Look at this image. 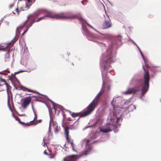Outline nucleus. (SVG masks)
Masks as SVG:
<instances>
[{
    "mask_svg": "<svg viewBox=\"0 0 161 161\" xmlns=\"http://www.w3.org/2000/svg\"><path fill=\"white\" fill-rule=\"evenodd\" d=\"M71 145V146L72 147V149L73 150L75 151V150L74 148V143H73V141H71V142H70V143Z\"/></svg>",
    "mask_w": 161,
    "mask_h": 161,
    "instance_id": "5701e85b",
    "label": "nucleus"
},
{
    "mask_svg": "<svg viewBox=\"0 0 161 161\" xmlns=\"http://www.w3.org/2000/svg\"><path fill=\"white\" fill-rule=\"evenodd\" d=\"M139 50L140 52V53H141V54L142 55V57H143V59H144V61H145V65H146V67L147 68H149V67L148 65L147 64V63H146V61L145 60V58H144V56H143V54H142V52H141V50H140V49L139 48Z\"/></svg>",
    "mask_w": 161,
    "mask_h": 161,
    "instance_id": "f3484780",
    "label": "nucleus"
},
{
    "mask_svg": "<svg viewBox=\"0 0 161 161\" xmlns=\"http://www.w3.org/2000/svg\"><path fill=\"white\" fill-rule=\"evenodd\" d=\"M109 20H105L103 22L102 25V28L103 29H106L111 27L112 26V23L108 16L107 15Z\"/></svg>",
    "mask_w": 161,
    "mask_h": 161,
    "instance_id": "423d86ee",
    "label": "nucleus"
},
{
    "mask_svg": "<svg viewBox=\"0 0 161 161\" xmlns=\"http://www.w3.org/2000/svg\"><path fill=\"white\" fill-rule=\"evenodd\" d=\"M46 17L52 19L55 18L60 19L78 18L82 23H83L85 22V21L82 17H78L77 15L72 14L69 15L64 13L56 14L53 12H47L45 15L39 18L36 20V22H39Z\"/></svg>",
    "mask_w": 161,
    "mask_h": 161,
    "instance_id": "f03ea898",
    "label": "nucleus"
},
{
    "mask_svg": "<svg viewBox=\"0 0 161 161\" xmlns=\"http://www.w3.org/2000/svg\"><path fill=\"white\" fill-rule=\"evenodd\" d=\"M19 123L22 124V125H24V122H21L20 121V122H19Z\"/></svg>",
    "mask_w": 161,
    "mask_h": 161,
    "instance_id": "f704fd0d",
    "label": "nucleus"
},
{
    "mask_svg": "<svg viewBox=\"0 0 161 161\" xmlns=\"http://www.w3.org/2000/svg\"><path fill=\"white\" fill-rule=\"evenodd\" d=\"M26 95H31V94H27Z\"/></svg>",
    "mask_w": 161,
    "mask_h": 161,
    "instance_id": "c03bdc74",
    "label": "nucleus"
},
{
    "mask_svg": "<svg viewBox=\"0 0 161 161\" xmlns=\"http://www.w3.org/2000/svg\"><path fill=\"white\" fill-rule=\"evenodd\" d=\"M7 72L8 73H10V71H9V70H7Z\"/></svg>",
    "mask_w": 161,
    "mask_h": 161,
    "instance_id": "4c0bfd02",
    "label": "nucleus"
},
{
    "mask_svg": "<svg viewBox=\"0 0 161 161\" xmlns=\"http://www.w3.org/2000/svg\"><path fill=\"white\" fill-rule=\"evenodd\" d=\"M42 121V120L41 119H39L38 120H37L35 123H34L35 125H36L38 123H41Z\"/></svg>",
    "mask_w": 161,
    "mask_h": 161,
    "instance_id": "a878e982",
    "label": "nucleus"
},
{
    "mask_svg": "<svg viewBox=\"0 0 161 161\" xmlns=\"http://www.w3.org/2000/svg\"><path fill=\"white\" fill-rule=\"evenodd\" d=\"M67 120L68 121H71L72 120L71 119V118H68Z\"/></svg>",
    "mask_w": 161,
    "mask_h": 161,
    "instance_id": "72a5a7b5",
    "label": "nucleus"
},
{
    "mask_svg": "<svg viewBox=\"0 0 161 161\" xmlns=\"http://www.w3.org/2000/svg\"><path fill=\"white\" fill-rule=\"evenodd\" d=\"M114 128V126L112 124H107L104 128L100 129V131L103 133H107L112 131Z\"/></svg>",
    "mask_w": 161,
    "mask_h": 161,
    "instance_id": "39448f33",
    "label": "nucleus"
},
{
    "mask_svg": "<svg viewBox=\"0 0 161 161\" xmlns=\"http://www.w3.org/2000/svg\"><path fill=\"white\" fill-rule=\"evenodd\" d=\"M91 150V147H89V148L87 149V150H85L81 154V155L82 156H86L87 154H89L90 153Z\"/></svg>",
    "mask_w": 161,
    "mask_h": 161,
    "instance_id": "4468645a",
    "label": "nucleus"
},
{
    "mask_svg": "<svg viewBox=\"0 0 161 161\" xmlns=\"http://www.w3.org/2000/svg\"><path fill=\"white\" fill-rule=\"evenodd\" d=\"M108 54L106 57V63H112L113 62V57L110 51H108Z\"/></svg>",
    "mask_w": 161,
    "mask_h": 161,
    "instance_id": "6e6552de",
    "label": "nucleus"
},
{
    "mask_svg": "<svg viewBox=\"0 0 161 161\" xmlns=\"http://www.w3.org/2000/svg\"><path fill=\"white\" fill-rule=\"evenodd\" d=\"M113 102V100L112 101V102H111V103H112V102Z\"/></svg>",
    "mask_w": 161,
    "mask_h": 161,
    "instance_id": "37998d69",
    "label": "nucleus"
},
{
    "mask_svg": "<svg viewBox=\"0 0 161 161\" xmlns=\"http://www.w3.org/2000/svg\"><path fill=\"white\" fill-rule=\"evenodd\" d=\"M45 145H47L45 143H44V147H45Z\"/></svg>",
    "mask_w": 161,
    "mask_h": 161,
    "instance_id": "58836bf2",
    "label": "nucleus"
},
{
    "mask_svg": "<svg viewBox=\"0 0 161 161\" xmlns=\"http://www.w3.org/2000/svg\"><path fill=\"white\" fill-rule=\"evenodd\" d=\"M86 111L83 112L82 113H73L72 114H71V116L75 118L76 117H78L80 116V117H83L86 116H83V114L86 112Z\"/></svg>",
    "mask_w": 161,
    "mask_h": 161,
    "instance_id": "ddd939ff",
    "label": "nucleus"
},
{
    "mask_svg": "<svg viewBox=\"0 0 161 161\" xmlns=\"http://www.w3.org/2000/svg\"><path fill=\"white\" fill-rule=\"evenodd\" d=\"M104 91L102 89L96 96L92 102L86 107V111L83 114V116H87L90 114L94 109L97 106L100 100V97Z\"/></svg>",
    "mask_w": 161,
    "mask_h": 161,
    "instance_id": "7ed1b4c3",
    "label": "nucleus"
},
{
    "mask_svg": "<svg viewBox=\"0 0 161 161\" xmlns=\"http://www.w3.org/2000/svg\"><path fill=\"white\" fill-rule=\"evenodd\" d=\"M23 71H19V72H15L14 74H18L20 72H22Z\"/></svg>",
    "mask_w": 161,
    "mask_h": 161,
    "instance_id": "473e14b6",
    "label": "nucleus"
},
{
    "mask_svg": "<svg viewBox=\"0 0 161 161\" xmlns=\"http://www.w3.org/2000/svg\"><path fill=\"white\" fill-rule=\"evenodd\" d=\"M121 36L119 35L118 36L116 39L117 41H118V42H121Z\"/></svg>",
    "mask_w": 161,
    "mask_h": 161,
    "instance_id": "6ab92c4d",
    "label": "nucleus"
},
{
    "mask_svg": "<svg viewBox=\"0 0 161 161\" xmlns=\"http://www.w3.org/2000/svg\"><path fill=\"white\" fill-rule=\"evenodd\" d=\"M0 74H4H4H4V73H1V72H0Z\"/></svg>",
    "mask_w": 161,
    "mask_h": 161,
    "instance_id": "ea45409f",
    "label": "nucleus"
},
{
    "mask_svg": "<svg viewBox=\"0 0 161 161\" xmlns=\"http://www.w3.org/2000/svg\"><path fill=\"white\" fill-rule=\"evenodd\" d=\"M32 97L29 96L26 97L24 99V101L22 105V107L24 108H25L31 102Z\"/></svg>",
    "mask_w": 161,
    "mask_h": 161,
    "instance_id": "0eeeda50",
    "label": "nucleus"
},
{
    "mask_svg": "<svg viewBox=\"0 0 161 161\" xmlns=\"http://www.w3.org/2000/svg\"><path fill=\"white\" fill-rule=\"evenodd\" d=\"M77 159V156L73 155L69 156L64 159V161H76Z\"/></svg>",
    "mask_w": 161,
    "mask_h": 161,
    "instance_id": "9d476101",
    "label": "nucleus"
},
{
    "mask_svg": "<svg viewBox=\"0 0 161 161\" xmlns=\"http://www.w3.org/2000/svg\"><path fill=\"white\" fill-rule=\"evenodd\" d=\"M96 42H97V43H99L103 44H104L103 43H102V42H97V41H96Z\"/></svg>",
    "mask_w": 161,
    "mask_h": 161,
    "instance_id": "c9c22d12",
    "label": "nucleus"
},
{
    "mask_svg": "<svg viewBox=\"0 0 161 161\" xmlns=\"http://www.w3.org/2000/svg\"><path fill=\"white\" fill-rule=\"evenodd\" d=\"M69 127L67 126L65 128V137L68 143H70V142L73 141V140L70 139L69 137Z\"/></svg>",
    "mask_w": 161,
    "mask_h": 161,
    "instance_id": "1a4fd4ad",
    "label": "nucleus"
},
{
    "mask_svg": "<svg viewBox=\"0 0 161 161\" xmlns=\"http://www.w3.org/2000/svg\"><path fill=\"white\" fill-rule=\"evenodd\" d=\"M69 111V113H70L71 112L70 111Z\"/></svg>",
    "mask_w": 161,
    "mask_h": 161,
    "instance_id": "79ce46f5",
    "label": "nucleus"
},
{
    "mask_svg": "<svg viewBox=\"0 0 161 161\" xmlns=\"http://www.w3.org/2000/svg\"><path fill=\"white\" fill-rule=\"evenodd\" d=\"M90 142V141L89 139H85L83 140V142L85 143L86 145H87Z\"/></svg>",
    "mask_w": 161,
    "mask_h": 161,
    "instance_id": "aec40b11",
    "label": "nucleus"
},
{
    "mask_svg": "<svg viewBox=\"0 0 161 161\" xmlns=\"http://www.w3.org/2000/svg\"><path fill=\"white\" fill-rule=\"evenodd\" d=\"M21 89L23 90V91L24 92H31L33 93H36L37 94H39V93L36 91H35L31 90L30 89H28V88H26L23 86H21Z\"/></svg>",
    "mask_w": 161,
    "mask_h": 161,
    "instance_id": "f8f14e48",
    "label": "nucleus"
},
{
    "mask_svg": "<svg viewBox=\"0 0 161 161\" xmlns=\"http://www.w3.org/2000/svg\"><path fill=\"white\" fill-rule=\"evenodd\" d=\"M47 12H50V11H47L46 9H39L36 12V15H38L41 14L46 13V14Z\"/></svg>",
    "mask_w": 161,
    "mask_h": 161,
    "instance_id": "9b49d317",
    "label": "nucleus"
},
{
    "mask_svg": "<svg viewBox=\"0 0 161 161\" xmlns=\"http://www.w3.org/2000/svg\"><path fill=\"white\" fill-rule=\"evenodd\" d=\"M64 115H65V114H64V115H63V116H64Z\"/></svg>",
    "mask_w": 161,
    "mask_h": 161,
    "instance_id": "a18cd8bd",
    "label": "nucleus"
},
{
    "mask_svg": "<svg viewBox=\"0 0 161 161\" xmlns=\"http://www.w3.org/2000/svg\"><path fill=\"white\" fill-rule=\"evenodd\" d=\"M15 11L17 12V13L18 14H19V12L18 10V8H16Z\"/></svg>",
    "mask_w": 161,
    "mask_h": 161,
    "instance_id": "c756f323",
    "label": "nucleus"
},
{
    "mask_svg": "<svg viewBox=\"0 0 161 161\" xmlns=\"http://www.w3.org/2000/svg\"><path fill=\"white\" fill-rule=\"evenodd\" d=\"M54 131L56 133L58 131V130L57 126L54 127Z\"/></svg>",
    "mask_w": 161,
    "mask_h": 161,
    "instance_id": "393cba45",
    "label": "nucleus"
},
{
    "mask_svg": "<svg viewBox=\"0 0 161 161\" xmlns=\"http://www.w3.org/2000/svg\"><path fill=\"white\" fill-rule=\"evenodd\" d=\"M34 114H35V117L33 119V120L31 121H30V122H32L35 121V120L37 119V115L36 114L35 112H34Z\"/></svg>",
    "mask_w": 161,
    "mask_h": 161,
    "instance_id": "b1692460",
    "label": "nucleus"
},
{
    "mask_svg": "<svg viewBox=\"0 0 161 161\" xmlns=\"http://www.w3.org/2000/svg\"><path fill=\"white\" fill-rule=\"evenodd\" d=\"M17 40V39H16V35L14 38L11 41L8 43L6 46V48L5 49V50H8V52L6 53L5 57V62H9L10 61V56L9 54L10 51V48L14 44Z\"/></svg>",
    "mask_w": 161,
    "mask_h": 161,
    "instance_id": "20e7f679",
    "label": "nucleus"
},
{
    "mask_svg": "<svg viewBox=\"0 0 161 161\" xmlns=\"http://www.w3.org/2000/svg\"><path fill=\"white\" fill-rule=\"evenodd\" d=\"M27 21H25V23L22 24V25H20L19 26L18 28H17V29H22L23 27L25 26V23H26Z\"/></svg>",
    "mask_w": 161,
    "mask_h": 161,
    "instance_id": "412c9836",
    "label": "nucleus"
},
{
    "mask_svg": "<svg viewBox=\"0 0 161 161\" xmlns=\"http://www.w3.org/2000/svg\"><path fill=\"white\" fill-rule=\"evenodd\" d=\"M86 24H87V25L89 26L91 28L93 29V30H94V31H97V32H98V31L96 29H95L92 26H91V25H90L89 24H88V23H86Z\"/></svg>",
    "mask_w": 161,
    "mask_h": 161,
    "instance_id": "4be33fe9",
    "label": "nucleus"
},
{
    "mask_svg": "<svg viewBox=\"0 0 161 161\" xmlns=\"http://www.w3.org/2000/svg\"><path fill=\"white\" fill-rule=\"evenodd\" d=\"M14 3H11L9 6V8L10 9L11 8L13 7H14Z\"/></svg>",
    "mask_w": 161,
    "mask_h": 161,
    "instance_id": "cd10ccee",
    "label": "nucleus"
},
{
    "mask_svg": "<svg viewBox=\"0 0 161 161\" xmlns=\"http://www.w3.org/2000/svg\"><path fill=\"white\" fill-rule=\"evenodd\" d=\"M55 158V156H51L49 157V158Z\"/></svg>",
    "mask_w": 161,
    "mask_h": 161,
    "instance_id": "2f4dec72",
    "label": "nucleus"
},
{
    "mask_svg": "<svg viewBox=\"0 0 161 161\" xmlns=\"http://www.w3.org/2000/svg\"><path fill=\"white\" fill-rule=\"evenodd\" d=\"M33 24L31 23H30V24L28 25L26 27V29L24 31V32L22 34V35L23 36L25 34L27 31L28 29L32 26Z\"/></svg>",
    "mask_w": 161,
    "mask_h": 161,
    "instance_id": "dca6fc26",
    "label": "nucleus"
},
{
    "mask_svg": "<svg viewBox=\"0 0 161 161\" xmlns=\"http://www.w3.org/2000/svg\"><path fill=\"white\" fill-rule=\"evenodd\" d=\"M15 118L16 120L18 121L19 123V122H20L21 121L20 119L18 117H17Z\"/></svg>",
    "mask_w": 161,
    "mask_h": 161,
    "instance_id": "c85d7f7f",
    "label": "nucleus"
},
{
    "mask_svg": "<svg viewBox=\"0 0 161 161\" xmlns=\"http://www.w3.org/2000/svg\"><path fill=\"white\" fill-rule=\"evenodd\" d=\"M83 1H82L81 2V3H83Z\"/></svg>",
    "mask_w": 161,
    "mask_h": 161,
    "instance_id": "a19ab883",
    "label": "nucleus"
},
{
    "mask_svg": "<svg viewBox=\"0 0 161 161\" xmlns=\"http://www.w3.org/2000/svg\"><path fill=\"white\" fill-rule=\"evenodd\" d=\"M119 120H120V118H117V122H118V121Z\"/></svg>",
    "mask_w": 161,
    "mask_h": 161,
    "instance_id": "e433bc0d",
    "label": "nucleus"
},
{
    "mask_svg": "<svg viewBox=\"0 0 161 161\" xmlns=\"http://www.w3.org/2000/svg\"><path fill=\"white\" fill-rule=\"evenodd\" d=\"M145 73L144 74V82L142 85V88L141 89L136 87L129 88L124 92L125 94H130L132 93H136V92H138L141 90H142V95H144L147 92L149 87V82L150 80L149 75L147 69H146L144 66L143 67Z\"/></svg>",
    "mask_w": 161,
    "mask_h": 161,
    "instance_id": "f257e3e1",
    "label": "nucleus"
},
{
    "mask_svg": "<svg viewBox=\"0 0 161 161\" xmlns=\"http://www.w3.org/2000/svg\"><path fill=\"white\" fill-rule=\"evenodd\" d=\"M8 86L4 84H2L0 83V91L5 90L6 89L8 90Z\"/></svg>",
    "mask_w": 161,
    "mask_h": 161,
    "instance_id": "2eb2a0df",
    "label": "nucleus"
},
{
    "mask_svg": "<svg viewBox=\"0 0 161 161\" xmlns=\"http://www.w3.org/2000/svg\"><path fill=\"white\" fill-rule=\"evenodd\" d=\"M28 3H34L36 0H27Z\"/></svg>",
    "mask_w": 161,
    "mask_h": 161,
    "instance_id": "bb28decb",
    "label": "nucleus"
},
{
    "mask_svg": "<svg viewBox=\"0 0 161 161\" xmlns=\"http://www.w3.org/2000/svg\"><path fill=\"white\" fill-rule=\"evenodd\" d=\"M0 82H3L2 84L8 85V84L6 83L5 80L2 79L1 77H0Z\"/></svg>",
    "mask_w": 161,
    "mask_h": 161,
    "instance_id": "a211bd4d",
    "label": "nucleus"
},
{
    "mask_svg": "<svg viewBox=\"0 0 161 161\" xmlns=\"http://www.w3.org/2000/svg\"><path fill=\"white\" fill-rule=\"evenodd\" d=\"M35 22H36V20L35 19H34L31 22V23L33 24Z\"/></svg>",
    "mask_w": 161,
    "mask_h": 161,
    "instance_id": "7c9ffc66",
    "label": "nucleus"
}]
</instances>
